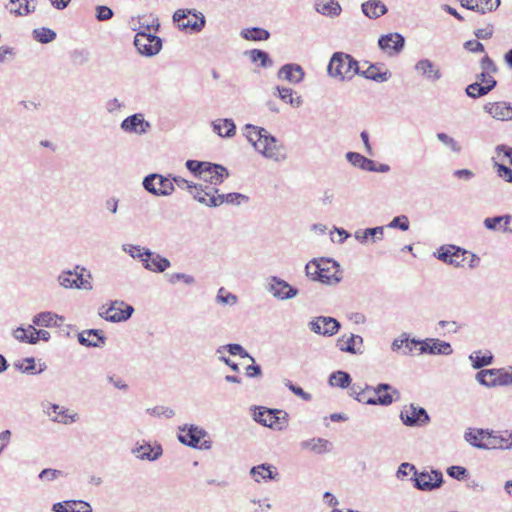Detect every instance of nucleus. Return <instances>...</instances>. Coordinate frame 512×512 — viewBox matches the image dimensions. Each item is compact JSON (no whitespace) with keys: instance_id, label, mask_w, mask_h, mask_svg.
<instances>
[{"instance_id":"51","label":"nucleus","mask_w":512,"mask_h":512,"mask_svg":"<svg viewBox=\"0 0 512 512\" xmlns=\"http://www.w3.org/2000/svg\"><path fill=\"white\" fill-rule=\"evenodd\" d=\"M224 350H227L231 355H238L241 358H249L254 362V358L240 344L231 343L221 346L216 350V354H222Z\"/></svg>"},{"instance_id":"50","label":"nucleus","mask_w":512,"mask_h":512,"mask_svg":"<svg viewBox=\"0 0 512 512\" xmlns=\"http://www.w3.org/2000/svg\"><path fill=\"white\" fill-rule=\"evenodd\" d=\"M34 39L42 44L51 43L56 39V32L50 28L40 27L32 32Z\"/></svg>"},{"instance_id":"59","label":"nucleus","mask_w":512,"mask_h":512,"mask_svg":"<svg viewBox=\"0 0 512 512\" xmlns=\"http://www.w3.org/2000/svg\"><path fill=\"white\" fill-rule=\"evenodd\" d=\"M122 250L129 254L133 259H139L141 261L143 257H145L144 251L148 250V248L142 247L140 245L123 244Z\"/></svg>"},{"instance_id":"18","label":"nucleus","mask_w":512,"mask_h":512,"mask_svg":"<svg viewBox=\"0 0 512 512\" xmlns=\"http://www.w3.org/2000/svg\"><path fill=\"white\" fill-rule=\"evenodd\" d=\"M320 282L325 285H336L342 280L340 264L330 258H322Z\"/></svg>"},{"instance_id":"56","label":"nucleus","mask_w":512,"mask_h":512,"mask_svg":"<svg viewBox=\"0 0 512 512\" xmlns=\"http://www.w3.org/2000/svg\"><path fill=\"white\" fill-rule=\"evenodd\" d=\"M33 332V325H29L27 328L18 327L13 331V337L20 342L31 344V337H34Z\"/></svg>"},{"instance_id":"42","label":"nucleus","mask_w":512,"mask_h":512,"mask_svg":"<svg viewBox=\"0 0 512 512\" xmlns=\"http://www.w3.org/2000/svg\"><path fill=\"white\" fill-rule=\"evenodd\" d=\"M57 319H59L57 314L50 311H45L36 314L32 319V323L33 326L51 327L57 325Z\"/></svg>"},{"instance_id":"49","label":"nucleus","mask_w":512,"mask_h":512,"mask_svg":"<svg viewBox=\"0 0 512 512\" xmlns=\"http://www.w3.org/2000/svg\"><path fill=\"white\" fill-rule=\"evenodd\" d=\"M436 139L454 154L458 155L462 151L460 143L445 132H438Z\"/></svg>"},{"instance_id":"27","label":"nucleus","mask_w":512,"mask_h":512,"mask_svg":"<svg viewBox=\"0 0 512 512\" xmlns=\"http://www.w3.org/2000/svg\"><path fill=\"white\" fill-rule=\"evenodd\" d=\"M229 177V172L226 167L210 162V167H207L205 173L202 176L204 182L209 183L212 187H215Z\"/></svg>"},{"instance_id":"54","label":"nucleus","mask_w":512,"mask_h":512,"mask_svg":"<svg viewBox=\"0 0 512 512\" xmlns=\"http://www.w3.org/2000/svg\"><path fill=\"white\" fill-rule=\"evenodd\" d=\"M321 263L322 258L319 260L313 259L310 262H308L305 266L306 276L313 281L320 282Z\"/></svg>"},{"instance_id":"36","label":"nucleus","mask_w":512,"mask_h":512,"mask_svg":"<svg viewBox=\"0 0 512 512\" xmlns=\"http://www.w3.org/2000/svg\"><path fill=\"white\" fill-rule=\"evenodd\" d=\"M35 0H10L8 9L10 13L17 16H26L35 10V5H31Z\"/></svg>"},{"instance_id":"34","label":"nucleus","mask_w":512,"mask_h":512,"mask_svg":"<svg viewBox=\"0 0 512 512\" xmlns=\"http://www.w3.org/2000/svg\"><path fill=\"white\" fill-rule=\"evenodd\" d=\"M346 160L354 167L364 171L375 170V162L360 153L347 152L345 155Z\"/></svg>"},{"instance_id":"33","label":"nucleus","mask_w":512,"mask_h":512,"mask_svg":"<svg viewBox=\"0 0 512 512\" xmlns=\"http://www.w3.org/2000/svg\"><path fill=\"white\" fill-rule=\"evenodd\" d=\"M363 14L370 19H377L388 12L387 6L381 0H368L361 5Z\"/></svg>"},{"instance_id":"61","label":"nucleus","mask_w":512,"mask_h":512,"mask_svg":"<svg viewBox=\"0 0 512 512\" xmlns=\"http://www.w3.org/2000/svg\"><path fill=\"white\" fill-rule=\"evenodd\" d=\"M408 344H413L412 339L409 338V334L403 332L398 338L394 339L391 343V350L393 352H399L408 347Z\"/></svg>"},{"instance_id":"13","label":"nucleus","mask_w":512,"mask_h":512,"mask_svg":"<svg viewBox=\"0 0 512 512\" xmlns=\"http://www.w3.org/2000/svg\"><path fill=\"white\" fill-rule=\"evenodd\" d=\"M309 329L319 335L331 337L338 333L341 328L340 322L333 317L318 316L308 323Z\"/></svg>"},{"instance_id":"22","label":"nucleus","mask_w":512,"mask_h":512,"mask_svg":"<svg viewBox=\"0 0 512 512\" xmlns=\"http://www.w3.org/2000/svg\"><path fill=\"white\" fill-rule=\"evenodd\" d=\"M483 110L498 121H512V103L506 101L488 102Z\"/></svg>"},{"instance_id":"57","label":"nucleus","mask_w":512,"mask_h":512,"mask_svg":"<svg viewBox=\"0 0 512 512\" xmlns=\"http://www.w3.org/2000/svg\"><path fill=\"white\" fill-rule=\"evenodd\" d=\"M216 301L223 305L233 306L237 303L238 298L235 294L226 292L225 288L221 287L217 292Z\"/></svg>"},{"instance_id":"32","label":"nucleus","mask_w":512,"mask_h":512,"mask_svg":"<svg viewBox=\"0 0 512 512\" xmlns=\"http://www.w3.org/2000/svg\"><path fill=\"white\" fill-rule=\"evenodd\" d=\"M315 10L330 18L338 17L342 12V7L336 0H315Z\"/></svg>"},{"instance_id":"63","label":"nucleus","mask_w":512,"mask_h":512,"mask_svg":"<svg viewBox=\"0 0 512 512\" xmlns=\"http://www.w3.org/2000/svg\"><path fill=\"white\" fill-rule=\"evenodd\" d=\"M409 219L406 215H399L394 217L389 224L388 228L392 229H400L402 231H407L409 229Z\"/></svg>"},{"instance_id":"2","label":"nucleus","mask_w":512,"mask_h":512,"mask_svg":"<svg viewBox=\"0 0 512 512\" xmlns=\"http://www.w3.org/2000/svg\"><path fill=\"white\" fill-rule=\"evenodd\" d=\"M134 312V308L124 301L115 300L109 305H102L99 316L106 321L118 323L128 320Z\"/></svg>"},{"instance_id":"4","label":"nucleus","mask_w":512,"mask_h":512,"mask_svg":"<svg viewBox=\"0 0 512 512\" xmlns=\"http://www.w3.org/2000/svg\"><path fill=\"white\" fill-rule=\"evenodd\" d=\"M173 21L180 30L191 29L194 32H200L206 23L202 13H196L186 9L176 10L173 14Z\"/></svg>"},{"instance_id":"7","label":"nucleus","mask_w":512,"mask_h":512,"mask_svg":"<svg viewBox=\"0 0 512 512\" xmlns=\"http://www.w3.org/2000/svg\"><path fill=\"white\" fill-rule=\"evenodd\" d=\"M178 440L189 447L210 449L211 442L204 441L200 444V441L207 435V432L195 425H184L179 428Z\"/></svg>"},{"instance_id":"6","label":"nucleus","mask_w":512,"mask_h":512,"mask_svg":"<svg viewBox=\"0 0 512 512\" xmlns=\"http://www.w3.org/2000/svg\"><path fill=\"white\" fill-rule=\"evenodd\" d=\"M287 413L277 409L259 408L254 412V420L263 426L283 430L287 426Z\"/></svg>"},{"instance_id":"43","label":"nucleus","mask_w":512,"mask_h":512,"mask_svg":"<svg viewBox=\"0 0 512 512\" xmlns=\"http://www.w3.org/2000/svg\"><path fill=\"white\" fill-rule=\"evenodd\" d=\"M14 365L16 369L26 374H40L46 369V365L42 363L39 365V370L35 371L36 363L33 357H27L22 362H17Z\"/></svg>"},{"instance_id":"38","label":"nucleus","mask_w":512,"mask_h":512,"mask_svg":"<svg viewBox=\"0 0 512 512\" xmlns=\"http://www.w3.org/2000/svg\"><path fill=\"white\" fill-rule=\"evenodd\" d=\"M497 81L496 80H489L487 81V85H482L481 83L474 82L472 84H469L466 87V94L471 98H479L481 96H484L488 94L494 87L496 86Z\"/></svg>"},{"instance_id":"30","label":"nucleus","mask_w":512,"mask_h":512,"mask_svg":"<svg viewBox=\"0 0 512 512\" xmlns=\"http://www.w3.org/2000/svg\"><path fill=\"white\" fill-rule=\"evenodd\" d=\"M250 475L257 483H260L262 480H277L279 476L276 468L270 464H260L252 467L250 469Z\"/></svg>"},{"instance_id":"20","label":"nucleus","mask_w":512,"mask_h":512,"mask_svg":"<svg viewBox=\"0 0 512 512\" xmlns=\"http://www.w3.org/2000/svg\"><path fill=\"white\" fill-rule=\"evenodd\" d=\"M145 257L141 260L143 267L154 273H162L171 266V262L166 257L151 251H144Z\"/></svg>"},{"instance_id":"48","label":"nucleus","mask_w":512,"mask_h":512,"mask_svg":"<svg viewBox=\"0 0 512 512\" xmlns=\"http://www.w3.org/2000/svg\"><path fill=\"white\" fill-rule=\"evenodd\" d=\"M266 132L267 130L265 128L252 124H246L244 127V135L253 146L257 144L261 138H263Z\"/></svg>"},{"instance_id":"44","label":"nucleus","mask_w":512,"mask_h":512,"mask_svg":"<svg viewBox=\"0 0 512 512\" xmlns=\"http://www.w3.org/2000/svg\"><path fill=\"white\" fill-rule=\"evenodd\" d=\"M248 55L252 63L260 62V66L263 68H269L273 66V61L269 57L268 53L260 49H252L245 52Z\"/></svg>"},{"instance_id":"58","label":"nucleus","mask_w":512,"mask_h":512,"mask_svg":"<svg viewBox=\"0 0 512 512\" xmlns=\"http://www.w3.org/2000/svg\"><path fill=\"white\" fill-rule=\"evenodd\" d=\"M73 276L74 270L63 271L57 278L59 285L66 289L75 288V286L77 285L76 280H74Z\"/></svg>"},{"instance_id":"9","label":"nucleus","mask_w":512,"mask_h":512,"mask_svg":"<svg viewBox=\"0 0 512 512\" xmlns=\"http://www.w3.org/2000/svg\"><path fill=\"white\" fill-rule=\"evenodd\" d=\"M254 149L267 159L280 162L286 159V155L282 153V147L278 144V140L268 131L263 138L255 144Z\"/></svg>"},{"instance_id":"47","label":"nucleus","mask_w":512,"mask_h":512,"mask_svg":"<svg viewBox=\"0 0 512 512\" xmlns=\"http://www.w3.org/2000/svg\"><path fill=\"white\" fill-rule=\"evenodd\" d=\"M352 382V378L349 373L344 371L333 372L329 376V384L331 386L340 387L342 389L347 388Z\"/></svg>"},{"instance_id":"16","label":"nucleus","mask_w":512,"mask_h":512,"mask_svg":"<svg viewBox=\"0 0 512 512\" xmlns=\"http://www.w3.org/2000/svg\"><path fill=\"white\" fill-rule=\"evenodd\" d=\"M373 392L377 395L376 398H368L366 404L368 405H382L388 406L393 401H396L400 397V393L397 389L392 387L390 384L381 383L373 388Z\"/></svg>"},{"instance_id":"64","label":"nucleus","mask_w":512,"mask_h":512,"mask_svg":"<svg viewBox=\"0 0 512 512\" xmlns=\"http://www.w3.org/2000/svg\"><path fill=\"white\" fill-rule=\"evenodd\" d=\"M221 198L223 203L231 204V205H240L241 201L247 202L248 197L244 194L232 192L228 194H221Z\"/></svg>"},{"instance_id":"28","label":"nucleus","mask_w":512,"mask_h":512,"mask_svg":"<svg viewBox=\"0 0 512 512\" xmlns=\"http://www.w3.org/2000/svg\"><path fill=\"white\" fill-rule=\"evenodd\" d=\"M78 341L86 347H101L105 344L106 337L102 330L89 329L78 334Z\"/></svg>"},{"instance_id":"8","label":"nucleus","mask_w":512,"mask_h":512,"mask_svg":"<svg viewBox=\"0 0 512 512\" xmlns=\"http://www.w3.org/2000/svg\"><path fill=\"white\" fill-rule=\"evenodd\" d=\"M399 417L407 427H422L430 422L427 411L413 403L405 405L400 411Z\"/></svg>"},{"instance_id":"39","label":"nucleus","mask_w":512,"mask_h":512,"mask_svg":"<svg viewBox=\"0 0 512 512\" xmlns=\"http://www.w3.org/2000/svg\"><path fill=\"white\" fill-rule=\"evenodd\" d=\"M276 91L278 97L286 104L291 105L294 108H299L302 103V97L297 95L291 88L277 86Z\"/></svg>"},{"instance_id":"55","label":"nucleus","mask_w":512,"mask_h":512,"mask_svg":"<svg viewBox=\"0 0 512 512\" xmlns=\"http://www.w3.org/2000/svg\"><path fill=\"white\" fill-rule=\"evenodd\" d=\"M86 269L84 267H81L79 265H77L74 269V280H76V285L75 288L76 289H82V290H86V291H91L93 289V286L91 284V282L88 280V279H85L84 276H83V272L85 271Z\"/></svg>"},{"instance_id":"11","label":"nucleus","mask_w":512,"mask_h":512,"mask_svg":"<svg viewBox=\"0 0 512 512\" xmlns=\"http://www.w3.org/2000/svg\"><path fill=\"white\" fill-rule=\"evenodd\" d=\"M412 343L414 345H419V353L420 354H430V355H450L453 353L452 346L449 342L436 339V338H427L425 340H418L412 338Z\"/></svg>"},{"instance_id":"14","label":"nucleus","mask_w":512,"mask_h":512,"mask_svg":"<svg viewBox=\"0 0 512 512\" xmlns=\"http://www.w3.org/2000/svg\"><path fill=\"white\" fill-rule=\"evenodd\" d=\"M414 486L422 491H432L442 486L443 474L439 470H432L431 472L416 471L413 478Z\"/></svg>"},{"instance_id":"24","label":"nucleus","mask_w":512,"mask_h":512,"mask_svg":"<svg viewBox=\"0 0 512 512\" xmlns=\"http://www.w3.org/2000/svg\"><path fill=\"white\" fill-rule=\"evenodd\" d=\"M132 453L137 459L155 461L162 456L163 449L160 444L152 446L150 443L143 441L142 444H137V446L132 449Z\"/></svg>"},{"instance_id":"17","label":"nucleus","mask_w":512,"mask_h":512,"mask_svg":"<svg viewBox=\"0 0 512 512\" xmlns=\"http://www.w3.org/2000/svg\"><path fill=\"white\" fill-rule=\"evenodd\" d=\"M43 412L50 417L51 421L64 425L74 423L79 419L77 413L70 412L69 409L53 403L43 404Z\"/></svg>"},{"instance_id":"29","label":"nucleus","mask_w":512,"mask_h":512,"mask_svg":"<svg viewBox=\"0 0 512 512\" xmlns=\"http://www.w3.org/2000/svg\"><path fill=\"white\" fill-rule=\"evenodd\" d=\"M462 7L485 14L495 10L500 5V0H458Z\"/></svg>"},{"instance_id":"62","label":"nucleus","mask_w":512,"mask_h":512,"mask_svg":"<svg viewBox=\"0 0 512 512\" xmlns=\"http://www.w3.org/2000/svg\"><path fill=\"white\" fill-rule=\"evenodd\" d=\"M452 251V246H449L446 249L441 248L438 254V259L455 267L462 266V260L452 259Z\"/></svg>"},{"instance_id":"10","label":"nucleus","mask_w":512,"mask_h":512,"mask_svg":"<svg viewBox=\"0 0 512 512\" xmlns=\"http://www.w3.org/2000/svg\"><path fill=\"white\" fill-rule=\"evenodd\" d=\"M190 187L194 188V190H191L192 197L200 204L210 208L219 207L223 204L221 194L217 188L203 184Z\"/></svg>"},{"instance_id":"40","label":"nucleus","mask_w":512,"mask_h":512,"mask_svg":"<svg viewBox=\"0 0 512 512\" xmlns=\"http://www.w3.org/2000/svg\"><path fill=\"white\" fill-rule=\"evenodd\" d=\"M492 376H496L494 380H491V387L497 386H508L512 384V367L508 368H492Z\"/></svg>"},{"instance_id":"25","label":"nucleus","mask_w":512,"mask_h":512,"mask_svg":"<svg viewBox=\"0 0 512 512\" xmlns=\"http://www.w3.org/2000/svg\"><path fill=\"white\" fill-rule=\"evenodd\" d=\"M363 344V338L360 335L349 334L342 335L336 341V347L342 351L350 354L362 353L361 347Z\"/></svg>"},{"instance_id":"1","label":"nucleus","mask_w":512,"mask_h":512,"mask_svg":"<svg viewBox=\"0 0 512 512\" xmlns=\"http://www.w3.org/2000/svg\"><path fill=\"white\" fill-rule=\"evenodd\" d=\"M327 73L340 81L351 80L355 75L360 74V67L358 61L351 55L335 52L330 58Z\"/></svg>"},{"instance_id":"37","label":"nucleus","mask_w":512,"mask_h":512,"mask_svg":"<svg viewBox=\"0 0 512 512\" xmlns=\"http://www.w3.org/2000/svg\"><path fill=\"white\" fill-rule=\"evenodd\" d=\"M359 75L375 82H386L390 79L391 72L389 70L381 72L377 64H370L366 70L360 69Z\"/></svg>"},{"instance_id":"3","label":"nucleus","mask_w":512,"mask_h":512,"mask_svg":"<svg viewBox=\"0 0 512 512\" xmlns=\"http://www.w3.org/2000/svg\"><path fill=\"white\" fill-rule=\"evenodd\" d=\"M142 185L154 196H170L175 191L173 181L161 174L152 173L144 177Z\"/></svg>"},{"instance_id":"23","label":"nucleus","mask_w":512,"mask_h":512,"mask_svg":"<svg viewBox=\"0 0 512 512\" xmlns=\"http://www.w3.org/2000/svg\"><path fill=\"white\" fill-rule=\"evenodd\" d=\"M378 45L387 54L396 55L403 50L405 38L400 33H389L379 38Z\"/></svg>"},{"instance_id":"15","label":"nucleus","mask_w":512,"mask_h":512,"mask_svg":"<svg viewBox=\"0 0 512 512\" xmlns=\"http://www.w3.org/2000/svg\"><path fill=\"white\" fill-rule=\"evenodd\" d=\"M151 123L145 120L142 113L132 114L120 123V128L126 133L142 136L147 134L151 129Z\"/></svg>"},{"instance_id":"31","label":"nucleus","mask_w":512,"mask_h":512,"mask_svg":"<svg viewBox=\"0 0 512 512\" xmlns=\"http://www.w3.org/2000/svg\"><path fill=\"white\" fill-rule=\"evenodd\" d=\"M384 236V227L377 226L373 228L359 229L355 231L354 238L360 242L361 244H366L368 242L376 243L377 241H381Z\"/></svg>"},{"instance_id":"45","label":"nucleus","mask_w":512,"mask_h":512,"mask_svg":"<svg viewBox=\"0 0 512 512\" xmlns=\"http://www.w3.org/2000/svg\"><path fill=\"white\" fill-rule=\"evenodd\" d=\"M469 359L472 362V367L474 369H481L485 366L491 365L493 363L494 357L491 352L487 351L484 355H481V352H473L470 354Z\"/></svg>"},{"instance_id":"60","label":"nucleus","mask_w":512,"mask_h":512,"mask_svg":"<svg viewBox=\"0 0 512 512\" xmlns=\"http://www.w3.org/2000/svg\"><path fill=\"white\" fill-rule=\"evenodd\" d=\"M69 506H67V512H92L91 505L84 500H67Z\"/></svg>"},{"instance_id":"52","label":"nucleus","mask_w":512,"mask_h":512,"mask_svg":"<svg viewBox=\"0 0 512 512\" xmlns=\"http://www.w3.org/2000/svg\"><path fill=\"white\" fill-rule=\"evenodd\" d=\"M185 166L193 175L202 179V176L205 173L207 167H210V162L187 160Z\"/></svg>"},{"instance_id":"35","label":"nucleus","mask_w":512,"mask_h":512,"mask_svg":"<svg viewBox=\"0 0 512 512\" xmlns=\"http://www.w3.org/2000/svg\"><path fill=\"white\" fill-rule=\"evenodd\" d=\"M213 131L220 137H232L236 133V125L232 119H217L212 122Z\"/></svg>"},{"instance_id":"21","label":"nucleus","mask_w":512,"mask_h":512,"mask_svg":"<svg viewBox=\"0 0 512 512\" xmlns=\"http://www.w3.org/2000/svg\"><path fill=\"white\" fill-rule=\"evenodd\" d=\"M414 70L427 81L436 82L442 78L440 67L428 58L418 60L414 65Z\"/></svg>"},{"instance_id":"26","label":"nucleus","mask_w":512,"mask_h":512,"mask_svg":"<svg viewBox=\"0 0 512 512\" xmlns=\"http://www.w3.org/2000/svg\"><path fill=\"white\" fill-rule=\"evenodd\" d=\"M305 72L299 64L288 63L283 65L277 73L281 80L288 81L291 84H298L303 81Z\"/></svg>"},{"instance_id":"19","label":"nucleus","mask_w":512,"mask_h":512,"mask_svg":"<svg viewBox=\"0 0 512 512\" xmlns=\"http://www.w3.org/2000/svg\"><path fill=\"white\" fill-rule=\"evenodd\" d=\"M478 434L488 439V449H512V431L496 433L488 430H478Z\"/></svg>"},{"instance_id":"5","label":"nucleus","mask_w":512,"mask_h":512,"mask_svg":"<svg viewBox=\"0 0 512 512\" xmlns=\"http://www.w3.org/2000/svg\"><path fill=\"white\" fill-rule=\"evenodd\" d=\"M134 45L139 54L145 57H153L162 49V40L152 33L138 31L134 38Z\"/></svg>"},{"instance_id":"12","label":"nucleus","mask_w":512,"mask_h":512,"mask_svg":"<svg viewBox=\"0 0 512 512\" xmlns=\"http://www.w3.org/2000/svg\"><path fill=\"white\" fill-rule=\"evenodd\" d=\"M266 289L279 300L292 299L299 293L297 288L291 286L288 282L277 276H271L268 279Z\"/></svg>"},{"instance_id":"46","label":"nucleus","mask_w":512,"mask_h":512,"mask_svg":"<svg viewBox=\"0 0 512 512\" xmlns=\"http://www.w3.org/2000/svg\"><path fill=\"white\" fill-rule=\"evenodd\" d=\"M328 445L329 441L323 438H312L301 442L303 449H309L319 454L328 451Z\"/></svg>"},{"instance_id":"41","label":"nucleus","mask_w":512,"mask_h":512,"mask_svg":"<svg viewBox=\"0 0 512 512\" xmlns=\"http://www.w3.org/2000/svg\"><path fill=\"white\" fill-rule=\"evenodd\" d=\"M240 35L248 41H265L270 38L269 31L260 27L242 29Z\"/></svg>"},{"instance_id":"53","label":"nucleus","mask_w":512,"mask_h":512,"mask_svg":"<svg viewBox=\"0 0 512 512\" xmlns=\"http://www.w3.org/2000/svg\"><path fill=\"white\" fill-rule=\"evenodd\" d=\"M139 25H140L139 31H146L149 33L151 30L158 31V29L160 27L158 18L153 15H149V16L144 15V16L140 17Z\"/></svg>"}]
</instances>
